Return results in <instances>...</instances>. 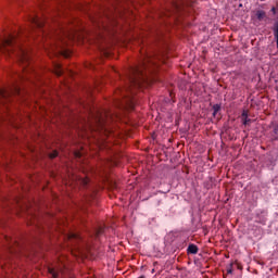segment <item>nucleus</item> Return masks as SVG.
Returning <instances> with one entry per match:
<instances>
[{
	"label": "nucleus",
	"mask_w": 278,
	"mask_h": 278,
	"mask_svg": "<svg viewBox=\"0 0 278 278\" xmlns=\"http://www.w3.org/2000/svg\"><path fill=\"white\" fill-rule=\"evenodd\" d=\"M220 112V104L213 105V116H216Z\"/></svg>",
	"instance_id": "1a4fd4ad"
},
{
	"label": "nucleus",
	"mask_w": 278,
	"mask_h": 278,
	"mask_svg": "<svg viewBox=\"0 0 278 278\" xmlns=\"http://www.w3.org/2000/svg\"><path fill=\"white\" fill-rule=\"evenodd\" d=\"M271 12H273V14H277V12H278L277 8L273 7Z\"/></svg>",
	"instance_id": "aec40b11"
},
{
	"label": "nucleus",
	"mask_w": 278,
	"mask_h": 278,
	"mask_svg": "<svg viewBox=\"0 0 278 278\" xmlns=\"http://www.w3.org/2000/svg\"><path fill=\"white\" fill-rule=\"evenodd\" d=\"M151 67L157 68V63H155V59H153L151 54H146L139 65L129 70L127 86L122 90L123 97H128L125 100V104L129 110H134V108H136L134 90H138V88H142V86H151L153 84V79L149 78V75L144 72L148 71V73H153L155 70H152Z\"/></svg>",
	"instance_id": "f03ea898"
},
{
	"label": "nucleus",
	"mask_w": 278,
	"mask_h": 278,
	"mask_svg": "<svg viewBox=\"0 0 278 278\" xmlns=\"http://www.w3.org/2000/svg\"><path fill=\"white\" fill-rule=\"evenodd\" d=\"M251 123V119L249 117L243 118V125H248Z\"/></svg>",
	"instance_id": "2eb2a0df"
},
{
	"label": "nucleus",
	"mask_w": 278,
	"mask_h": 278,
	"mask_svg": "<svg viewBox=\"0 0 278 278\" xmlns=\"http://www.w3.org/2000/svg\"><path fill=\"white\" fill-rule=\"evenodd\" d=\"M101 233H103V228L98 229L96 236H101Z\"/></svg>",
	"instance_id": "f3484780"
},
{
	"label": "nucleus",
	"mask_w": 278,
	"mask_h": 278,
	"mask_svg": "<svg viewBox=\"0 0 278 278\" xmlns=\"http://www.w3.org/2000/svg\"><path fill=\"white\" fill-rule=\"evenodd\" d=\"M80 184H83V186H88V182L90 181V179H88V177L86 178H79Z\"/></svg>",
	"instance_id": "ddd939ff"
},
{
	"label": "nucleus",
	"mask_w": 278,
	"mask_h": 278,
	"mask_svg": "<svg viewBox=\"0 0 278 278\" xmlns=\"http://www.w3.org/2000/svg\"><path fill=\"white\" fill-rule=\"evenodd\" d=\"M190 8V2L179 1L172 4V9L166 11L165 16H173L174 21H179V16L188 14V9Z\"/></svg>",
	"instance_id": "7ed1b4c3"
},
{
	"label": "nucleus",
	"mask_w": 278,
	"mask_h": 278,
	"mask_svg": "<svg viewBox=\"0 0 278 278\" xmlns=\"http://www.w3.org/2000/svg\"><path fill=\"white\" fill-rule=\"evenodd\" d=\"M17 94H21V84L18 81L13 83L8 88L0 89V99L3 101H10L12 97H16Z\"/></svg>",
	"instance_id": "20e7f679"
},
{
	"label": "nucleus",
	"mask_w": 278,
	"mask_h": 278,
	"mask_svg": "<svg viewBox=\"0 0 278 278\" xmlns=\"http://www.w3.org/2000/svg\"><path fill=\"white\" fill-rule=\"evenodd\" d=\"M29 26L27 28H21L18 33H7L0 37V53H8V55H14L20 64H22L23 74L17 75L18 81H30L34 84V79L40 77V73L36 71V67L31 65V58L27 50L23 49L21 42L23 38H36V35L43 38H59L62 36H71V30L64 28L60 23L55 26H51L47 17H40L35 12L28 14Z\"/></svg>",
	"instance_id": "f257e3e1"
},
{
	"label": "nucleus",
	"mask_w": 278,
	"mask_h": 278,
	"mask_svg": "<svg viewBox=\"0 0 278 278\" xmlns=\"http://www.w3.org/2000/svg\"><path fill=\"white\" fill-rule=\"evenodd\" d=\"M241 116L243 119L249 118V114L247 113V111H243Z\"/></svg>",
	"instance_id": "dca6fc26"
},
{
	"label": "nucleus",
	"mask_w": 278,
	"mask_h": 278,
	"mask_svg": "<svg viewBox=\"0 0 278 278\" xmlns=\"http://www.w3.org/2000/svg\"><path fill=\"white\" fill-rule=\"evenodd\" d=\"M56 75L60 77L62 76V68L59 67V70L56 71Z\"/></svg>",
	"instance_id": "6ab92c4d"
},
{
	"label": "nucleus",
	"mask_w": 278,
	"mask_h": 278,
	"mask_svg": "<svg viewBox=\"0 0 278 278\" xmlns=\"http://www.w3.org/2000/svg\"><path fill=\"white\" fill-rule=\"evenodd\" d=\"M187 252L190 253L191 255H197V253H199V247H197V244L191 243L189 244Z\"/></svg>",
	"instance_id": "0eeeda50"
},
{
	"label": "nucleus",
	"mask_w": 278,
	"mask_h": 278,
	"mask_svg": "<svg viewBox=\"0 0 278 278\" xmlns=\"http://www.w3.org/2000/svg\"><path fill=\"white\" fill-rule=\"evenodd\" d=\"M112 117V113L108 111H97L94 115V121L96 123L100 126L103 127L108 121V118Z\"/></svg>",
	"instance_id": "39448f33"
},
{
	"label": "nucleus",
	"mask_w": 278,
	"mask_h": 278,
	"mask_svg": "<svg viewBox=\"0 0 278 278\" xmlns=\"http://www.w3.org/2000/svg\"><path fill=\"white\" fill-rule=\"evenodd\" d=\"M125 3V0H111V5L113 8V12H117V14H123L124 8H119L118 5H123Z\"/></svg>",
	"instance_id": "423d86ee"
},
{
	"label": "nucleus",
	"mask_w": 278,
	"mask_h": 278,
	"mask_svg": "<svg viewBox=\"0 0 278 278\" xmlns=\"http://www.w3.org/2000/svg\"><path fill=\"white\" fill-rule=\"evenodd\" d=\"M227 275H232L233 274V263H230L228 266H227Z\"/></svg>",
	"instance_id": "9b49d317"
},
{
	"label": "nucleus",
	"mask_w": 278,
	"mask_h": 278,
	"mask_svg": "<svg viewBox=\"0 0 278 278\" xmlns=\"http://www.w3.org/2000/svg\"><path fill=\"white\" fill-rule=\"evenodd\" d=\"M74 155H75V157H81V152L76 151V152H74Z\"/></svg>",
	"instance_id": "a211bd4d"
},
{
	"label": "nucleus",
	"mask_w": 278,
	"mask_h": 278,
	"mask_svg": "<svg viewBox=\"0 0 278 278\" xmlns=\"http://www.w3.org/2000/svg\"><path fill=\"white\" fill-rule=\"evenodd\" d=\"M54 157H58V151H54L50 154L51 160H54Z\"/></svg>",
	"instance_id": "4468645a"
},
{
	"label": "nucleus",
	"mask_w": 278,
	"mask_h": 278,
	"mask_svg": "<svg viewBox=\"0 0 278 278\" xmlns=\"http://www.w3.org/2000/svg\"><path fill=\"white\" fill-rule=\"evenodd\" d=\"M81 237H79L78 233L72 232L68 235L70 240H79Z\"/></svg>",
	"instance_id": "9d476101"
},
{
	"label": "nucleus",
	"mask_w": 278,
	"mask_h": 278,
	"mask_svg": "<svg viewBox=\"0 0 278 278\" xmlns=\"http://www.w3.org/2000/svg\"><path fill=\"white\" fill-rule=\"evenodd\" d=\"M50 275H52L53 278L60 277V274H62V267L58 269L49 268Z\"/></svg>",
	"instance_id": "6e6552de"
},
{
	"label": "nucleus",
	"mask_w": 278,
	"mask_h": 278,
	"mask_svg": "<svg viewBox=\"0 0 278 278\" xmlns=\"http://www.w3.org/2000/svg\"><path fill=\"white\" fill-rule=\"evenodd\" d=\"M256 16H257L258 21H262V18H264V16H266V13H264V11H257Z\"/></svg>",
	"instance_id": "f8f14e48"
}]
</instances>
